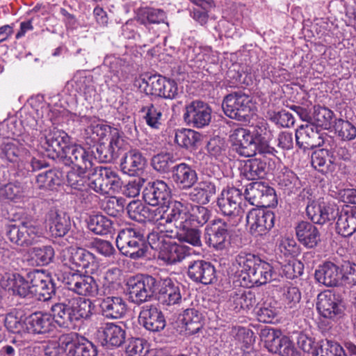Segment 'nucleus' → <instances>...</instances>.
Instances as JSON below:
<instances>
[{
    "label": "nucleus",
    "mask_w": 356,
    "mask_h": 356,
    "mask_svg": "<svg viewBox=\"0 0 356 356\" xmlns=\"http://www.w3.org/2000/svg\"><path fill=\"white\" fill-rule=\"evenodd\" d=\"M311 164L316 170L322 175H325L331 172L330 167L334 163H330L327 146L325 148L319 149L312 152Z\"/></svg>",
    "instance_id": "bf43d9fd"
},
{
    "label": "nucleus",
    "mask_w": 356,
    "mask_h": 356,
    "mask_svg": "<svg viewBox=\"0 0 356 356\" xmlns=\"http://www.w3.org/2000/svg\"><path fill=\"white\" fill-rule=\"evenodd\" d=\"M172 179L179 189L188 190L197 182L198 176L193 167L186 163H180L173 166Z\"/></svg>",
    "instance_id": "cd10ccee"
},
{
    "label": "nucleus",
    "mask_w": 356,
    "mask_h": 356,
    "mask_svg": "<svg viewBox=\"0 0 356 356\" xmlns=\"http://www.w3.org/2000/svg\"><path fill=\"white\" fill-rule=\"evenodd\" d=\"M175 162V159L172 153L161 152L152 158L151 165L159 173L172 172Z\"/></svg>",
    "instance_id": "680f3d73"
},
{
    "label": "nucleus",
    "mask_w": 356,
    "mask_h": 356,
    "mask_svg": "<svg viewBox=\"0 0 356 356\" xmlns=\"http://www.w3.org/2000/svg\"><path fill=\"white\" fill-rule=\"evenodd\" d=\"M243 193L235 187H227L222 191L217 200V206L219 211L228 218L227 220H234L241 216L239 207L241 203Z\"/></svg>",
    "instance_id": "2eb2a0df"
},
{
    "label": "nucleus",
    "mask_w": 356,
    "mask_h": 356,
    "mask_svg": "<svg viewBox=\"0 0 356 356\" xmlns=\"http://www.w3.org/2000/svg\"><path fill=\"white\" fill-rule=\"evenodd\" d=\"M190 248L186 245L168 240L159 253V259L167 264H175L181 261L190 254Z\"/></svg>",
    "instance_id": "ea45409f"
},
{
    "label": "nucleus",
    "mask_w": 356,
    "mask_h": 356,
    "mask_svg": "<svg viewBox=\"0 0 356 356\" xmlns=\"http://www.w3.org/2000/svg\"><path fill=\"white\" fill-rule=\"evenodd\" d=\"M306 213L308 218L314 224L324 225L334 220L338 215V209L325 204L312 202L306 207Z\"/></svg>",
    "instance_id": "58836bf2"
},
{
    "label": "nucleus",
    "mask_w": 356,
    "mask_h": 356,
    "mask_svg": "<svg viewBox=\"0 0 356 356\" xmlns=\"http://www.w3.org/2000/svg\"><path fill=\"white\" fill-rule=\"evenodd\" d=\"M100 314L108 319H118L123 317L127 310V305L121 296L104 297L99 299Z\"/></svg>",
    "instance_id": "a878e982"
},
{
    "label": "nucleus",
    "mask_w": 356,
    "mask_h": 356,
    "mask_svg": "<svg viewBox=\"0 0 356 356\" xmlns=\"http://www.w3.org/2000/svg\"><path fill=\"white\" fill-rule=\"evenodd\" d=\"M54 255L55 251L51 245H42L29 249L25 257L29 266H44L53 261Z\"/></svg>",
    "instance_id": "a19ab883"
},
{
    "label": "nucleus",
    "mask_w": 356,
    "mask_h": 356,
    "mask_svg": "<svg viewBox=\"0 0 356 356\" xmlns=\"http://www.w3.org/2000/svg\"><path fill=\"white\" fill-rule=\"evenodd\" d=\"M277 302L270 299L265 301L257 311V319L264 323H272L278 314Z\"/></svg>",
    "instance_id": "69168bd1"
},
{
    "label": "nucleus",
    "mask_w": 356,
    "mask_h": 356,
    "mask_svg": "<svg viewBox=\"0 0 356 356\" xmlns=\"http://www.w3.org/2000/svg\"><path fill=\"white\" fill-rule=\"evenodd\" d=\"M170 194L171 189L168 184L160 179L147 182L142 192L145 203L152 207L165 204Z\"/></svg>",
    "instance_id": "412c9836"
},
{
    "label": "nucleus",
    "mask_w": 356,
    "mask_h": 356,
    "mask_svg": "<svg viewBox=\"0 0 356 356\" xmlns=\"http://www.w3.org/2000/svg\"><path fill=\"white\" fill-rule=\"evenodd\" d=\"M275 215L270 210L252 209L246 215L250 232L254 237H266L275 225Z\"/></svg>",
    "instance_id": "9d476101"
},
{
    "label": "nucleus",
    "mask_w": 356,
    "mask_h": 356,
    "mask_svg": "<svg viewBox=\"0 0 356 356\" xmlns=\"http://www.w3.org/2000/svg\"><path fill=\"white\" fill-rule=\"evenodd\" d=\"M234 337L235 347L232 348V356H257V353L254 350L253 332L245 327H233L231 331Z\"/></svg>",
    "instance_id": "4be33fe9"
},
{
    "label": "nucleus",
    "mask_w": 356,
    "mask_h": 356,
    "mask_svg": "<svg viewBox=\"0 0 356 356\" xmlns=\"http://www.w3.org/2000/svg\"><path fill=\"white\" fill-rule=\"evenodd\" d=\"M295 229L298 241L306 248H315L321 242V234L318 229L309 222H300L296 226Z\"/></svg>",
    "instance_id": "473e14b6"
},
{
    "label": "nucleus",
    "mask_w": 356,
    "mask_h": 356,
    "mask_svg": "<svg viewBox=\"0 0 356 356\" xmlns=\"http://www.w3.org/2000/svg\"><path fill=\"white\" fill-rule=\"evenodd\" d=\"M53 323L55 322L60 327L70 328L75 326L70 301L64 298L59 302L52 305L51 307Z\"/></svg>",
    "instance_id": "e433bc0d"
},
{
    "label": "nucleus",
    "mask_w": 356,
    "mask_h": 356,
    "mask_svg": "<svg viewBox=\"0 0 356 356\" xmlns=\"http://www.w3.org/2000/svg\"><path fill=\"white\" fill-rule=\"evenodd\" d=\"M67 86H71L76 92L83 94L87 101L96 94V90L92 84L91 76H86L84 71L76 72L73 79L67 82Z\"/></svg>",
    "instance_id": "49530a36"
},
{
    "label": "nucleus",
    "mask_w": 356,
    "mask_h": 356,
    "mask_svg": "<svg viewBox=\"0 0 356 356\" xmlns=\"http://www.w3.org/2000/svg\"><path fill=\"white\" fill-rule=\"evenodd\" d=\"M62 172L53 169L39 174L36 177V184L40 189L53 191L62 184Z\"/></svg>",
    "instance_id": "4d7b16f0"
},
{
    "label": "nucleus",
    "mask_w": 356,
    "mask_h": 356,
    "mask_svg": "<svg viewBox=\"0 0 356 356\" xmlns=\"http://www.w3.org/2000/svg\"><path fill=\"white\" fill-rule=\"evenodd\" d=\"M334 113L330 109L319 106L314 108L312 120L316 123V126L318 128L328 130L333 126V123L334 124Z\"/></svg>",
    "instance_id": "774afa93"
},
{
    "label": "nucleus",
    "mask_w": 356,
    "mask_h": 356,
    "mask_svg": "<svg viewBox=\"0 0 356 356\" xmlns=\"http://www.w3.org/2000/svg\"><path fill=\"white\" fill-rule=\"evenodd\" d=\"M187 275L193 282L204 285L213 284L217 280L214 265L204 259L188 261Z\"/></svg>",
    "instance_id": "a211bd4d"
},
{
    "label": "nucleus",
    "mask_w": 356,
    "mask_h": 356,
    "mask_svg": "<svg viewBox=\"0 0 356 356\" xmlns=\"http://www.w3.org/2000/svg\"><path fill=\"white\" fill-rule=\"evenodd\" d=\"M62 347L67 356H97V346L76 332L61 335Z\"/></svg>",
    "instance_id": "f8f14e48"
},
{
    "label": "nucleus",
    "mask_w": 356,
    "mask_h": 356,
    "mask_svg": "<svg viewBox=\"0 0 356 356\" xmlns=\"http://www.w3.org/2000/svg\"><path fill=\"white\" fill-rule=\"evenodd\" d=\"M235 264L238 266L241 284L247 288L264 285L275 279L272 264L254 254L241 251L235 257Z\"/></svg>",
    "instance_id": "f03ea898"
},
{
    "label": "nucleus",
    "mask_w": 356,
    "mask_h": 356,
    "mask_svg": "<svg viewBox=\"0 0 356 356\" xmlns=\"http://www.w3.org/2000/svg\"><path fill=\"white\" fill-rule=\"evenodd\" d=\"M63 283L67 292L72 291L82 296L95 297L98 294L99 286L93 277L83 274L79 270L65 273Z\"/></svg>",
    "instance_id": "0eeeda50"
},
{
    "label": "nucleus",
    "mask_w": 356,
    "mask_h": 356,
    "mask_svg": "<svg viewBox=\"0 0 356 356\" xmlns=\"http://www.w3.org/2000/svg\"><path fill=\"white\" fill-rule=\"evenodd\" d=\"M327 136L314 123L299 126L295 134L296 145L303 150L323 146Z\"/></svg>",
    "instance_id": "4468645a"
},
{
    "label": "nucleus",
    "mask_w": 356,
    "mask_h": 356,
    "mask_svg": "<svg viewBox=\"0 0 356 356\" xmlns=\"http://www.w3.org/2000/svg\"><path fill=\"white\" fill-rule=\"evenodd\" d=\"M240 218L234 220L216 218L209 223L204 229V238L206 243L217 250H222L229 244L232 229L238 225Z\"/></svg>",
    "instance_id": "20e7f679"
},
{
    "label": "nucleus",
    "mask_w": 356,
    "mask_h": 356,
    "mask_svg": "<svg viewBox=\"0 0 356 356\" xmlns=\"http://www.w3.org/2000/svg\"><path fill=\"white\" fill-rule=\"evenodd\" d=\"M229 301L236 312L241 309H250L257 302L255 294L243 288L231 292Z\"/></svg>",
    "instance_id": "de8ad7c7"
},
{
    "label": "nucleus",
    "mask_w": 356,
    "mask_h": 356,
    "mask_svg": "<svg viewBox=\"0 0 356 356\" xmlns=\"http://www.w3.org/2000/svg\"><path fill=\"white\" fill-rule=\"evenodd\" d=\"M193 225L188 222L179 228L177 238L180 241L186 242L193 246L200 247L201 242V232L197 227H193Z\"/></svg>",
    "instance_id": "0e129e2a"
},
{
    "label": "nucleus",
    "mask_w": 356,
    "mask_h": 356,
    "mask_svg": "<svg viewBox=\"0 0 356 356\" xmlns=\"http://www.w3.org/2000/svg\"><path fill=\"white\" fill-rule=\"evenodd\" d=\"M251 97L242 91L227 95L222 103L223 112L228 118L243 122L249 121L252 113Z\"/></svg>",
    "instance_id": "39448f33"
},
{
    "label": "nucleus",
    "mask_w": 356,
    "mask_h": 356,
    "mask_svg": "<svg viewBox=\"0 0 356 356\" xmlns=\"http://www.w3.org/2000/svg\"><path fill=\"white\" fill-rule=\"evenodd\" d=\"M41 234L40 227L34 222H22L20 225L12 224L6 227V235L10 241L22 247L33 245Z\"/></svg>",
    "instance_id": "6e6552de"
},
{
    "label": "nucleus",
    "mask_w": 356,
    "mask_h": 356,
    "mask_svg": "<svg viewBox=\"0 0 356 356\" xmlns=\"http://www.w3.org/2000/svg\"><path fill=\"white\" fill-rule=\"evenodd\" d=\"M164 108L161 105L156 103H149L143 106L140 109V113H144L143 118L146 124L154 129H159L163 121V113Z\"/></svg>",
    "instance_id": "6e6d98bb"
},
{
    "label": "nucleus",
    "mask_w": 356,
    "mask_h": 356,
    "mask_svg": "<svg viewBox=\"0 0 356 356\" xmlns=\"http://www.w3.org/2000/svg\"><path fill=\"white\" fill-rule=\"evenodd\" d=\"M265 346L270 352L281 356H302L289 337L275 329L268 330Z\"/></svg>",
    "instance_id": "f3484780"
},
{
    "label": "nucleus",
    "mask_w": 356,
    "mask_h": 356,
    "mask_svg": "<svg viewBox=\"0 0 356 356\" xmlns=\"http://www.w3.org/2000/svg\"><path fill=\"white\" fill-rule=\"evenodd\" d=\"M49 230L55 237L65 236L71 229V220L68 214L56 208H51L47 213Z\"/></svg>",
    "instance_id": "72a5a7b5"
},
{
    "label": "nucleus",
    "mask_w": 356,
    "mask_h": 356,
    "mask_svg": "<svg viewBox=\"0 0 356 356\" xmlns=\"http://www.w3.org/2000/svg\"><path fill=\"white\" fill-rule=\"evenodd\" d=\"M167 13L161 8H145L141 10L137 16V22L144 25L147 29L150 30L153 24H164L166 27H169L167 22Z\"/></svg>",
    "instance_id": "a18cd8bd"
},
{
    "label": "nucleus",
    "mask_w": 356,
    "mask_h": 356,
    "mask_svg": "<svg viewBox=\"0 0 356 356\" xmlns=\"http://www.w3.org/2000/svg\"><path fill=\"white\" fill-rule=\"evenodd\" d=\"M104 65L107 67L109 72L112 74L111 83L107 79L105 82L108 85L115 86L119 82L124 81L127 79L129 63L124 59L117 57L114 55H107L104 60Z\"/></svg>",
    "instance_id": "c9c22d12"
},
{
    "label": "nucleus",
    "mask_w": 356,
    "mask_h": 356,
    "mask_svg": "<svg viewBox=\"0 0 356 356\" xmlns=\"http://www.w3.org/2000/svg\"><path fill=\"white\" fill-rule=\"evenodd\" d=\"M97 177L92 180L91 189L95 192L104 195L111 191L118 192L121 188L122 179L118 172L111 167H97L94 169Z\"/></svg>",
    "instance_id": "9b49d317"
},
{
    "label": "nucleus",
    "mask_w": 356,
    "mask_h": 356,
    "mask_svg": "<svg viewBox=\"0 0 356 356\" xmlns=\"http://www.w3.org/2000/svg\"><path fill=\"white\" fill-rule=\"evenodd\" d=\"M189 211L186 204L180 201H172L166 210V224L174 223L177 229L188 222Z\"/></svg>",
    "instance_id": "79ce46f5"
},
{
    "label": "nucleus",
    "mask_w": 356,
    "mask_h": 356,
    "mask_svg": "<svg viewBox=\"0 0 356 356\" xmlns=\"http://www.w3.org/2000/svg\"><path fill=\"white\" fill-rule=\"evenodd\" d=\"M88 227L95 234L106 235L112 232L113 221L102 214L92 215L88 220Z\"/></svg>",
    "instance_id": "052dcab7"
},
{
    "label": "nucleus",
    "mask_w": 356,
    "mask_h": 356,
    "mask_svg": "<svg viewBox=\"0 0 356 356\" xmlns=\"http://www.w3.org/2000/svg\"><path fill=\"white\" fill-rule=\"evenodd\" d=\"M116 245L123 255L132 259L146 257L148 251L146 238L137 228L127 227L121 229L116 238Z\"/></svg>",
    "instance_id": "7ed1b4c3"
},
{
    "label": "nucleus",
    "mask_w": 356,
    "mask_h": 356,
    "mask_svg": "<svg viewBox=\"0 0 356 356\" xmlns=\"http://www.w3.org/2000/svg\"><path fill=\"white\" fill-rule=\"evenodd\" d=\"M1 285L3 288H8L13 291V293L21 298L33 297L31 280H26L17 273H6L1 280Z\"/></svg>",
    "instance_id": "393cba45"
},
{
    "label": "nucleus",
    "mask_w": 356,
    "mask_h": 356,
    "mask_svg": "<svg viewBox=\"0 0 356 356\" xmlns=\"http://www.w3.org/2000/svg\"><path fill=\"white\" fill-rule=\"evenodd\" d=\"M316 309L321 316L337 321L344 315L345 306L339 293L327 290L318 295Z\"/></svg>",
    "instance_id": "1a4fd4ad"
},
{
    "label": "nucleus",
    "mask_w": 356,
    "mask_h": 356,
    "mask_svg": "<svg viewBox=\"0 0 356 356\" xmlns=\"http://www.w3.org/2000/svg\"><path fill=\"white\" fill-rule=\"evenodd\" d=\"M31 280L33 296L40 301L49 300L56 293V284L43 270H34L27 274Z\"/></svg>",
    "instance_id": "dca6fc26"
},
{
    "label": "nucleus",
    "mask_w": 356,
    "mask_h": 356,
    "mask_svg": "<svg viewBox=\"0 0 356 356\" xmlns=\"http://www.w3.org/2000/svg\"><path fill=\"white\" fill-rule=\"evenodd\" d=\"M39 142L49 158L60 163L70 147V138L65 131L54 128L49 131H45Z\"/></svg>",
    "instance_id": "423d86ee"
},
{
    "label": "nucleus",
    "mask_w": 356,
    "mask_h": 356,
    "mask_svg": "<svg viewBox=\"0 0 356 356\" xmlns=\"http://www.w3.org/2000/svg\"><path fill=\"white\" fill-rule=\"evenodd\" d=\"M127 286L129 301L137 305L150 300L154 295L163 306L181 302L179 283L169 277L162 278L137 275L128 279Z\"/></svg>",
    "instance_id": "f257e3e1"
},
{
    "label": "nucleus",
    "mask_w": 356,
    "mask_h": 356,
    "mask_svg": "<svg viewBox=\"0 0 356 356\" xmlns=\"http://www.w3.org/2000/svg\"><path fill=\"white\" fill-rule=\"evenodd\" d=\"M28 195L29 188L24 183L9 182L0 186V199L2 200L18 202Z\"/></svg>",
    "instance_id": "603ef678"
},
{
    "label": "nucleus",
    "mask_w": 356,
    "mask_h": 356,
    "mask_svg": "<svg viewBox=\"0 0 356 356\" xmlns=\"http://www.w3.org/2000/svg\"><path fill=\"white\" fill-rule=\"evenodd\" d=\"M23 154L18 142L12 139H2L0 143V159L7 163L16 165L21 160ZM19 166V165H17Z\"/></svg>",
    "instance_id": "5fc2aeb1"
},
{
    "label": "nucleus",
    "mask_w": 356,
    "mask_h": 356,
    "mask_svg": "<svg viewBox=\"0 0 356 356\" xmlns=\"http://www.w3.org/2000/svg\"><path fill=\"white\" fill-rule=\"evenodd\" d=\"M195 184V186L191 188V190L186 193L188 200L201 205L209 204L217 192L215 182L210 179H206L197 182Z\"/></svg>",
    "instance_id": "2f4dec72"
},
{
    "label": "nucleus",
    "mask_w": 356,
    "mask_h": 356,
    "mask_svg": "<svg viewBox=\"0 0 356 356\" xmlns=\"http://www.w3.org/2000/svg\"><path fill=\"white\" fill-rule=\"evenodd\" d=\"M124 145V140L117 129L111 131L109 144L98 143L95 152L92 151L95 158L100 163H111L119 157Z\"/></svg>",
    "instance_id": "6ab92c4d"
},
{
    "label": "nucleus",
    "mask_w": 356,
    "mask_h": 356,
    "mask_svg": "<svg viewBox=\"0 0 356 356\" xmlns=\"http://www.w3.org/2000/svg\"><path fill=\"white\" fill-rule=\"evenodd\" d=\"M272 159L254 158L248 159L241 169V175L248 180L263 179L271 165Z\"/></svg>",
    "instance_id": "f704fd0d"
},
{
    "label": "nucleus",
    "mask_w": 356,
    "mask_h": 356,
    "mask_svg": "<svg viewBox=\"0 0 356 356\" xmlns=\"http://www.w3.org/2000/svg\"><path fill=\"white\" fill-rule=\"evenodd\" d=\"M103 336L107 346L120 347L125 341L126 325L122 323H106L103 327Z\"/></svg>",
    "instance_id": "c03bdc74"
},
{
    "label": "nucleus",
    "mask_w": 356,
    "mask_h": 356,
    "mask_svg": "<svg viewBox=\"0 0 356 356\" xmlns=\"http://www.w3.org/2000/svg\"><path fill=\"white\" fill-rule=\"evenodd\" d=\"M327 150L330 153V163L334 165L339 161H350L352 158V154L348 145L343 143H337L332 140L328 143Z\"/></svg>",
    "instance_id": "e2e57ef3"
},
{
    "label": "nucleus",
    "mask_w": 356,
    "mask_h": 356,
    "mask_svg": "<svg viewBox=\"0 0 356 356\" xmlns=\"http://www.w3.org/2000/svg\"><path fill=\"white\" fill-rule=\"evenodd\" d=\"M66 166L73 165L80 170H92L93 167L92 152H90L81 145L68 147L60 162Z\"/></svg>",
    "instance_id": "5701e85b"
},
{
    "label": "nucleus",
    "mask_w": 356,
    "mask_h": 356,
    "mask_svg": "<svg viewBox=\"0 0 356 356\" xmlns=\"http://www.w3.org/2000/svg\"><path fill=\"white\" fill-rule=\"evenodd\" d=\"M202 135L191 129H178L175 131V142L181 148L195 150L200 143Z\"/></svg>",
    "instance_id": "3c124183"
},
{
    "label": "nucleus",
    "mask_w": 356,
    "mask_h": 356,
    "mask_svg": "<svg viewBox=\"0 0 356 356\" xmlns=\"http://www.w3.org/2000/svg\"><path fill=\"white\" fill-rule=\"evenodd\" d=\"M336 229L343 237H349L356 232V207L346 206L338 211Z\"/></svg>",
    "instance_id": "4c0bfd02"
},
{
    "label": "nucleus",
    "mask_w": 356,
    "mask_h": 356,
    "mask_svg": "<svg viewBox=\"0 0 356 356\" xmlns=\"http://www.w3.org/2000/svg\"><path fill=\"white\" fill-rule=\"evenodd\" d=\"M339 269V265L325 261L315 270L314 278L318 283L327 287L337 286L341 282Z\"/></svg>",
    "instance_id": "c756f323"
},
{
    "label": "nucleus",
    "mask_w": 356,
    "mask_h": 356,
    "mask_svg": "<svg viewBox=\"0 0 356 356\" xmlns=\"http://www.w3.org/2000/svg\"><path fill=\"white\" fill-rule=\"evenodd\" d=\"M232 150L240 156L250 157L255 155L256 134L252 135L250 130L237 128L230 136Z\"/></svg>",
    "instance_id": "aec40b11"
},
{
    "label": "nucleus",
    "mask_w": 356,
    "mask_h": 356,
    "mask_svg": "<svg viewBox=\"0 0 356 356\" xmlns=\"http://www.w3.org/2000/svg\"><path fill=\"white\" fill-rule=\"evenodd\" d=\"M186 334L193 335L198 333L204 324L203 314L195 308H189L184 312L181 319Z\"/></svg>",
    "instance_id": "864d4df0"
},
{
    "label": "nucleus",
    "mask_w": 356,
    "mask_h": 356,
    "mask_svg": "<svg viewBox=\"0 0 356 356\" xmlns=\"http://www.w3.org/2000/svg\"><path fill=\"white\" fill-rule=\"evenodd\" d=\"M280 188L287 195L296 193L301 188V181L295 172L284 167L276 177Z\"/></svg>",
    "instance_id": "09e8293b"
},
{
    "label": "nucleus",
    "mask_w": 356,
    "mask_h": 356,
    "mask_svg": "<svg viewBox=\"0 0 356 356\" xmlns=\"http://www.w3.org/2000/svg\"><path fill=\"white\" fill-rule=\"evenodd\" d=\"M140 323L147 330L157 332L163 330L166 321L162 311L156 305H145L141 307L138 316Z\"/></svg>",
    "instance_id": "b1692460"
},
{
    "label": "nucleus",
    "mask_w": 356,
    "mask_h": 356,
    "mask_svg": "<svg viewBox=\"0 0 356 356\" xmlns=\"http://www.w3.org/2000/svg\"><path fill=\"white\" fill-rule=\"evenodd\" d=\"M91 170L72 168L67 175V184L72 188L81 191L88 192L92 190V180L90 179Z\"/></svg>",
    "instance_id": "8fccbe9b"
},
{
    "label": "nucleus",
    "mask_w": 356,
    "mask_h": 356,
    "mask_svg": "<svg viewBox=\"0 0 356 356\" xmlns=\"http://www.w3.org/2000/svg\"><path fill=\"white\" fill-rule=\"evenodd\" d=\"M80 121L82 123L90 124L86 129V140H90V142L87 140V143L90 145L92 143L94 145L98 144L106 136L108 130L111 131L113 129L108 125L99 123L95 118L91 116H81Z\"/></svg>",
    "instance_id": "37998d69"
},
{
    "label": "nucleus",
    "mask_w": 356,
    "mask_h": 356,
    "mask_svg": "<svg viewBox=\"0 0 356 356\" xmlns=\"http://www.w3.org/2000/svg\"><path fill=\"white\" fill-rule=\"evenodd\" d=\"M75 324L82 320L88 319L92 315V302L85 298H68Z\"/></svg>",
    "instance_id": "13d9d810"
},
{
    "label": "nucleus",
    "mask_w": 356,
    "mask_h": 356,
    "mask_svg": "<svg viewBox=\"0 0 356 356\" xmlns=\"http://www.w3.org/2000/svg\"><path fill=\"white\" fill-rule=\"evenodd\" d=\"M67 259L70 264L84 269L88 273H92L97 266L95 255L85 248L70 247L67 249Z\"/></svg>",
    "instance_id": "bb28decb"
},
{
    "label": "nucleus",
    "mask_w": 356,
    "mask_h": 356,
    "mask_svg": "<svg viewBox=\"0 0 356 356\" xmlns=\"http://www.w3.org/2000/svg\"><path fill=\"white\" fill-rule=\"evenodd\" d=\"M27 333L44 334L51 332L55 327L50 314L41 312H35L25 318Z\"/></svg>",
    "instance_id": "c85d7f7f"
},
{
    "label": "nucleus",
    "mask_w": 356,
    "mask_h": 356,
    "mask_svg": "<svg viewBox=\"0 0 356 356\" xmlns=\"http://www.w3.org/2000/svg\"><path fill=\"white\" fill-rule=\"evenodd\" d=\"M146 162L145 157L139 150L131 149L122 156L120 167L124 174L138 176L143 172Z\"/></svg>",
    "instance_id": "7c9ffc66"
},
{
    "label": "nucleus",
    "mask_w": 356,
    "mask_h": 356,
    "mask_svg": "<svg viewBox=\"0 0 356 356\" xmlns=\"http://www.w3.org/2000/svg\"><path fill=\"white\" fill-rule=\"evenodd\" d=\"M334 128L338 137L343 141H350L356 138V127L348 120L336 119Z\"/></svg>",
    "instance_id": "338daca9"
},
{
    "label": "nucleus",
    "mask_w": 356,
    "mask_h": 356,
    "mask_svg": "<svg viewBox=\"0 0 356 356\" xmlns=\"http://www.w3.org/2000/svg\"><path fill=\"white\" fill-rule=\"evenodd\" d=\"M211 113L212 109L207 103L193 100L185 106L183 120L188 126L203 128L209 124Z\"/></svg>",
    "instance_id": "ddd939ff"
}]
</instances>
